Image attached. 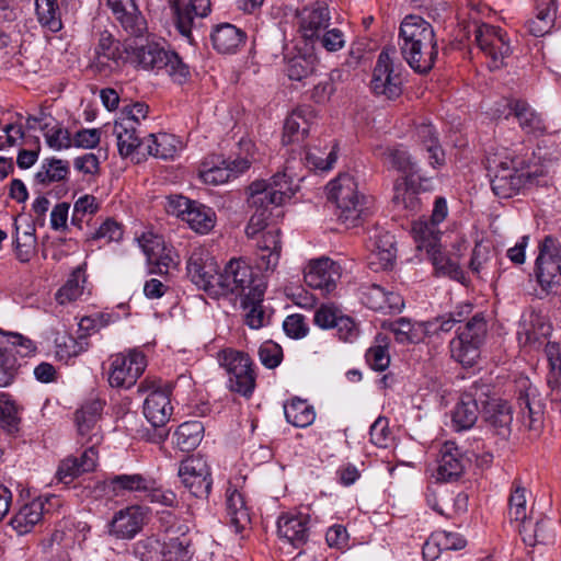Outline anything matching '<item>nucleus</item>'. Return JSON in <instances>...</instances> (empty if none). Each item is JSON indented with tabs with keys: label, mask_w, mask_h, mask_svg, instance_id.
Wrapping results in <instances>:
<instances>
[{
	"label": "nucleus",
	"mask_w": 561,
	"mask_h": 561,
	"mask_svg": "<svg viewBox=\"0 0 561 561\" xmlns=\"http://www.w3.org/2000/svg\"><path fill=\"white\" fill-rule=\"evenodd\" d=\"M394 237L389 232L375 237L374 249L369 255V265L378 271L389 268L396 259Z\"/></svg>",
	"instance_id": "nucleus-41"
},
{
	"label": "nucleus",
	"mask_w": 561,
	"mask_h": 561,
	"mask_svg": "<svg viewBox=\"0 0 561 561\" xmlns=\"http://www.w3.org/2000/svg\"><path fill=\"white\" fill-rule=\"evenodd\" d=\"M259 254V268L265 271H273L278 264L282 242L280 231L278 229H271L264 231L257 240Z\"/></svg>",
	"instance_id": "nucleus-37"
},
{
	"label": "nucleus",
	"mask_w": 561,
	"mask_h": 561,
	"mask_svg": "<svg viewBox=\"0 0 561 561\" xmlns=\"http://www.w3.org/2000/svg\"><path fill=\"white\" fill-rule=\"evenodd\" d=\"M266 290L265 283H259V285L252 287L250 297L243 298L241 305L247 310L244 316V322L251 329L257 330L268 323L270 316L266 314L262 301Z\"/></svg>",
	"instance_id": "nucleus-36"
},
{
	"label": "nucleus",
	"mask_w": 561,
	"mask_h": 561,
	"mask_svg": "<svg viewBox=\"0 0 561 561\" xmlns=\"http://www.w3.org/2000/svg\"><path fill=\"white\" fill-rule=\"evenodd\" d=\"M428 256L438 275L448 276L462 285L468 284L466 273L462 271L459 263L442 253L440 249L432 252Z\"/></svg>",
	"instance_id": "nucleus-53"
},
{
	"label": "nucleus",
	"mask_w": 561,
	"mask_h": 561,
	"mask_svg": "<svg viewBox=\"0 0 561 561\" xmlns=\"http://www.w3.org/2000/svg\"><path fill=\"white\" fill-rule=\"evenodd\" d=\"M173 408L169 393L164 390H152L145 400L144 414L148 422L156 428L153 435L148 436V440L160 444L168 437V431L164 428L170 420Z\"/></svg>",
	"instance_id": "nucleus-16"
},
{
	"label": "nucleus",
	"mask_w": 561,
	"mask_h": 561,
	"mask_svg": "<svg viewBox=\"0 0 561 561\" xmlns=\"http://www.w3.org/2000/svg\"><path fill=\"white\" fill-rule=\"evenodd\" d=\"M316 118L317 115L310 106L294 110L284 124L283 144L289 145L304 140L316 123Z\"/></svg>",
	"instance_id": "nucleus-29"
},
{
	"label": "nucleus",
	"mask_w": 561,
	"mask_h": 561,
	"mask_svg": "<svg viewBox=\"0 0 561 561\" xmlns=\"http://www.w3.org/2000/svg\"><path fill=\"white\" fill-rule=\"evenodd\" d=\"M519 534L523 537L525 543L535 546L537 543H548L553 539V531L551 528V522L548 519H541L536 523L533 528L530 523L520 524Z\"/></svg>",
	"instance_id": "nucleus-54"
},
{
	"label": "nucleus",
	"mask_w": 561,
	"mask_h": 561,
	"mask_svg": "<svg viewBox=\"0 0 561 561\" xmlns=\"http://www.w3.org/2000/svg\"><path fill=\"white\" fill-rule=\"evenodd\" d=\"M285 417L288 423L296 427H307L316 419V412L306 400L295 398L284 405Z\"/></svg>",
	"instance_id": "nucleus-51"
},
{
	"label": "nucleus",
	"mask_w": 561,
	"mask_h": 561,
	"mask_svg": "<svg viewBox=\"0 0 561 561\" xmlns=\"http://www.w3.org/2000/svg\"><path fill=\"white\" fill-rule=\"evenodd\" d=\"M124 55L121 43L110 32L104 31L100 34L92 67L99 75L108 76L124 64Z\"/></svg>",
	"instance_id": "nucleus-19"
},
{
	"label": "nucleus",
	"mask_w": 561,
	"mask_h": 561,
	"mask_svg": "<svg viewBox=\"0 0 561 561\" xmlns=\"http://www.w3.org/2000/svg\"><path fill=\"white\" fill-rule=\"evenodd\" d=\"M512 112L518 119L520 127L527 133H534L543 128L542 121L524 101H515Z\"/></svg>",
	"instance_id": "nucleus-60"
},
{
	"label": "nucleus",
	"mask_w": 561,
	"mask_h": 561,
	"mask_svg": "<svg viewBox=\"0 0 561 561\" xmlns=\"http://www.w3.org/2000/svg\"><path fill=\"white\" fill-rule=\"evenodd\" d=\"M317 59L312 55H298L287 62V75L290 80L301 81L309 78L316 70Z\"/></svg>",
	"instance_id": "nucleus-58"
},
{
	"label": "nucleus",
	"mask_w": 561,
	"mask_h": 561,
	"mask_svg": "<svg viewBox=\"0 0 561 561\" xmlns=\"http://www.w3.org/2000/svg\"><path fill=\"white\" fill-rule=\"evenodd\" d=\"M469 268L479 279H493L497 272V254L495 249L482 242L476 243L469 262Z\"/></svg>",
	"instance_id": "nucleus-32"
},
{
	"label": "nucleus",
	"mask_w": 561,
	"mask_h": 561,
	"mask_svg": "<svg viewBox=\"0 0 561 561\" xmlns=\"http://www.w3.org/2000/svg\"><path fill=\"white\" fill-rule=\"evenodd\" d=\"M135 61L145 70L164 71L173 80L182 82L190 76L188 66L180 56L154 42H147L145 45L134 48Z\"/></svg>",
	"instance_id": "nucleus-6"
},
{
	"label": "nucleus",
	"mask_w": 561,
	"mask_h": 561,
	"mask_svg": "<svg viewBox=\"0 0 561 561\" xmlns=\"http://www.w3.org/2000/svg\"><path fill=\"white\" fill-rule=\"evenodd\" d=\"M518 405L524 424L533 431L540 430L545 404L527 378L519 381Z\"/></svg>",
	"instance_id": "nucleus-23"
},
{
	"label": "nucleus",
	"mask_w": 561,
	"mask_h": 561,
	"mask_svg": "<svg viewBox=\"0 0 561 561\" xmlns=\"http://www.w3.org/2000/svg\"><path fill=\"white\" fill-rule=\"evenodd\" d=\"M488 332L483 312H476L470 320L457 329V335L449 343L451 357L465 367H472L480 357V347Z\"/></svg>",
	"instance_id": "nucleus-3"
},
{
	"label": "nucleus",
	"mask_w": 561,
	"mask_h": 561,
	"mask_svg": "<svg viewBox=\"0 0 561 561\" xmlns=\"http://www.w3.org/2000/svg\"><path fill=\"white\" fill-rule=\"evenodd\" d=\"M145 523V511L140 506H129L117 512L112 522L110 533L117 538L130 539L139 533Z\"/></svg>",
	"instance_id": "nucleus-30"
},
{
	"label": "nucleus",
	"mask_w": 561,
	"mask_h": 561,
	"mask_svg": "<svg viewBox=\"0 0 561 561\" xmlns=\"http://www.w3.org/2000/svg\"><path fill=\"white\" fill-rule=\"evenodd\" d=\"M304 277L309 287L330 293L341 277V267L331 259L321 257L308 264Z\"/></svg>",
	"instance_id": "nucleus-21"
},
{
	"label": "nucleus",
	"mask_w": 561,
	"mask_h": 561,
	"mask_svg": "<svg viewBox=\"0 0 561 561\" xmlns=\"http://www.w3.org/2000/svg\"><path fill=\"white\" fill-rule=\"evenodd\" d=\"M375 154L402 174L399 181L422 180L417 163L402 146H379L375 149Z\"/></svg>",
	"instance_id": "nucleus-25"
},
{
	"label": "nucleus",
	"mask_w": 561,
	"mask_h": 561,
	"mask_svg": "<svg viewBox=\"0 0 561 561\" xmlns=\"http://www.w3.org/2000/svg\"><path fill=\"white\" fill-rule=\"evenodd\" d=\"M204 426L199 421L182 423L173 435L174 444L181 451H192L203 438Z\"/></svg>",
	"instance_id": "nucleus-48"
},
{
	"label": "nucleus",
	"mask_w": 561,
	"mask_h": 561,
	"mask_svg": "<svg viewBox=\"0 0 561 561\" xmlns=\"http://www.w3.org/2000/svg\"><path fill=\"white\" fill-rule=\"evenodd\" d=\"M330 21L325 7L305 9L301 13L300 32L305 39L313 41L319 38V33L328 27Z\"/></svg>",
	"instance_id": "nucleus-45"
},
{
	"label": "nucleus",
	"mask_w": 561,
	"mask_h": 561,
	"mask_svg": "<svg viewBox=\"0 0 561 561\" xmlns=\"http://www.w3.org/2000/svg\"><path fill=\"white\" fill-rule=\"evenodd\" d=\"M210 39L218 53L236 54L245 44L247 33L233 24L221 23L214 27Z\"/></svg>",
	"instance_id": "nucleus-33"
},
{
	"label": "nucleus",
	"mask_w": 561,
	"mask_h": 561,
	"mask_svg": "<svg viewBox=\"0 0 561 561\" xmlns=\"http://www.w3.org/2000/svg\"><path fill=\"white\" fill-rule=\"evenodd\" d=\"M435 322H415L412 323L407 318H399L391 322H385L382 327L391 331L397 342L402 344L419 343L426 335L428 331H433Z\"/></svg>",
	"instance_id": "nucleus-35"
},
{
	"label": "nucleus",
	"mask_w": 561,
	"mask_h": 561,
	"mask_svg": "<svg viewBox=\"0 0 561 561\" xmlns=\"http://www.w3.org/2000/svg\"><path fill=\"white\" fill-rule=\"evenodd\" d=\"M35 10L42 26L51 32L61 30V13L57 0H35Z\"/></svg>",
	"instance_id": "nucleus-52"
},
{
	"label": "nucleus",
	"mask_w": 561,
	"mask_h": 561,
	"mask_svg": "<svg viewBox=\"0 0 561 561\" xmlns=\"http://www.w3.org/2000/svg\"><path fill=\"white\" fill-rule=\"evenodd\" d=\"M83 271L81 267H77L66 284L56 293V300L60 305H66L77 300L83 291Z\"/></svg>",
	"instance_id": "nucleus-56"
},
{
	"label": "nucleus",
	"mask_w": 561,
	"mask_h": 561,
	"mask_svg": "<svg viewBox=\"0 0 561 561\" xmlns=\"http://www.w3.org/2000/svg\"><path fill=\"white\" fill-rule=\"evenodd\" d=\"M447 216V201L439 196L435 198L430 220L421 218L412 224L411 232L419 250H425L431 254L440 249L442 231L438 226Z\"/></svg>",
	"instance_id": "nucleus-9"
},
{
	"label": "nucleus",
	"mask_w": 561,
	"mask_h": 561,
	"mask_svg": "<svg viewBox=\"0 0 561 561\" xmlns=\"http://www.w3.org/2000/svg\"><path fill=\"white\" fill-rule=\"evenodd\" d=\"M370 88L375 94L383 95L389 100H393L402 93L401 76L396 71L393 60L386 49L378 56L373 71Z\"/></svg>",
	"instance_id": "nucleus-17"
},
{
	"label": "nucleus",
	"mask_w": 561,
	"mask_h": 561,
	"mask_svg": "<svg viewBox=\"0 0 561 561\" xmlns=\"http://www.w3.org/2000/svg\"><path fill=\"white\" fill-rule=\"evenodd\" d=\"M147 359L142 352L130 350L111 357L108 382L116 388H130L144 374Z\"/></svg>",
	"instance_id": "nucleus-13"
},
{
	"label": "nucleus",
	"mask_w": 561,
	"mask_h": 561,
	"mask_svg": "<svg viewBox=\"0 0 561 561\" xmlns=\"http://www.w3.org/2000/svg\"><path fill=\"white\" fill-rule=\"evenodd\" d=\"M469 460L454 442H445L438 453L436 479L450 482L459 479Z\"/></svg>",
	"instance_id": "nucleus-20"
},
{
	"label": "nucleus",
	"mask_w": 561,
	"mask_h": 561,
	"mask_svg": "<svg viewBox=\"0 0 561 561\" xmlns=\"http://www.w3.org/2000/svg\"><path fill=\"white\" fill-rule=\"evenodd\" d=\"M482 416L494 434L502 438L510 436L513 416L507 402L491 398L490 392H488V402H484Z\"/></svg>",
	"instance_id": "nucleus-28"
},
{
	"label": "nucleus",
	"mask_w": 561,
	"mask_h": 561,
	"mask_svg": "<svg viewBox=\"0 0 561 561\" xmlns=\"http://www.w3.org/2000/svg\"><path fill=\"white\" fill-rule=\"evenodd\" d=\"M107 5L128 35L141 37L147 32V21L135 0H107Z\"/></svg>",
	"instance_id": "nucleus-24"
},
{
	"label": "nucleus",
	"mask_w": 561,
	"mask_h": 561,
	"mask_svg": "<svg viewBox=\"0 0 561 561\" xmlns=\"http://www.w3.org/2000/svg\"><path fill=\"white\" fill-rule=\"evenodd\" d=\"M184 221H186L194 231L204 234L215 227L216 214L210 207L194 201Z\"/></svg>",
	"instance_id": "nucleus-50"
},
{
	"label": "nucleus",
	"mask_w": 561,
	"mask_h": 561,
	"mask_svg": "<svg viewBox=\"0 0 561 561\" xmlns=\"http://www.w3.org/2000/svg\"><path fill=\"white\" fill-rule=\"evenodd\" d=\"M139 244L147 256L150 264H156L158 273H167L168 268L174 264L173 259L169 253H163V241L160 237L153 234H142L138 239Z\"/></svg>",
	"instance_id": "nucleus-44"
},
{
	"label": "nucleus",
	"mask_w": 561,
	"mask_h": 561,
	"mask_svg": "<svg viewBox=\"0 0 561 561\" xmlns=\"http://www.w3.org/2000/svg\"><path fill=\"white\" fill-rule=\"evenodd\" d=\"M69 174V163L60 159H46L41 170L35 174V179L41 184H49L67 179Z\"/></svg>",
	"instance_id": "nucleus-55"
},
{
	"label": "nucleus",
	"mask_w": 561,
	"mask_h": 561,
	"mask_svg": "<svg viewBox=\"0 0 561 561\" xmlns=\"http://www.w3.org/2000/svg\"><path fill=\"white\" fill-rule=\"evenodd\" d=\"M114 133L117 138V147L122 157L126 158L134 154L142 144L137 127L133 126L131 121L115 122Z\"/></svg>",
	"instance_id": "nucleus-47"
},
{
	"label": "nucleus",
	"mask_w": 561,
	"mask_h": 561,
	"mask_svg": "<svg viewBox=\"0 0 561 561\" xmlns=\"http://www.w3.org/2000/svg\"><path fill=\"white\" fill-rule=\"evenodd\" d=\"M43 516L44 502L41 499H35L20 508L12 517L11 525L18 534L23 535L31 531Z\"/></svg>",
	"instance_id": "nucleus-46"
},
{
	"label": "nucleus",
	"mask_w": 561,
	"mask_h": 561,
	"mask_svg": "<svg viewBox=\"0 0 561 561\" xmlns=\"http://www.w3.org/2000/svg\"><path fill=\"white\" fill-rule=\"evenodd\" d=\"M164 543L151 536L138 540L134 546V554L141 561H163Z\"/></svg>",
	"instance_id": "nucleus-57"
},
{
	"label": "nucleus",
	"mask_w": 561,
	"mask_h": 561,
	"mask_svg": "<svg viewBox=\"0 0 561 561\" xmlns=\"http://www.w3.org/2000/svg\"><path fill=\"white\" fill-rule=\"evenodd\" d=\"M187 276L199 288L211 295L218 276V265L204 245H193L186 262Z\"/></svg>",
	"instance_id": "nucleus-14"
},
{
	"label": "nucleus",
	"mask_w": 561,
	"mask_h": 561,
	"mask_svg": "<svg viewBox=\"0 0 561 561\" xmlns=\"http://www.w3.org/2000/svg\"><path fill=\"white\" fill-rule=\"evenodd\" d=\"M248 192L249 205L265 207V205L279 206L286 199H290L295 194V188L286 173H276L270 181H254Z\"/></svg>",
	"instance_id": "nucleus-10"
},
{
	"label": "nucleus",
	"mask_w": 561,
	"mask_h": 561,
	"mask_svg": "<svg viewBox=\"0 0 561 561\" xmlns=\"http://www.w3.org/2000/svg\"><path fill=\"white\" fill-rule=\"evenodd\" d=\"M98 451L94 447H88L80 458L68 457L64 459L56 472L59 482L68 484L81 473L92 471L96 466Z\"/></svg>",
	"instance_id": "nucleus-31"
},
{
	"label": "nucleus",
	"mask_w": 561,
	"mask_h": 561,
	"mask_svg": "<svg viewBox=\"0 0 561 561\" xmlns=\"http://www.w3.org/2000/svg\"><path fill=\"white\" fill-rule=\"evenodd\" d=\"M360 299L367 308L375 311L400 312L404 307L403 298L398 293L387 291L377 284L363 286Z\"/></svg>",
	"instance_id": "nucleus-27"
},
{
	"label": "nucleus",
	"mask_w": 561,
	"mask_h": 561,
	"mask_svg": "<svg viewBox=\"0 0 561 561\" xmlns=\"http://www.w3.org/2000/svg\"><path fill=\"white\" fill-rule=\"evenodd\" d=\"M328 198L335 204L337 219L346 228L356 227L368 214V199L350 174H341L328 184Z\"/></svg>",
	"instance_id": "nucleus-2"
},
{
	"label": "nucleus",
	"mask_w": 561,
	"mask_h": 561,
	"mask_svg": "<svg viewBox=\"0 0 561 561\" xmlns=\"http://www.w3.org/2000/svg\"><path fill=\"white\" fill-rule=\"evenodd\" d=\"M310 516L301 512L283 513L277 519V535L279 539L290 543L294 548L302 547L309 538Z\"/></svg>",
	"instance_id": "nucleus-22"
},
{
	"label": "nucleus",
	"mask_w": 561,
	"mask_h": 561,
	"mask_svg": "<svg viewBox=\"0 0 561 561\" xmlns=\"http://www.w3.org/2000/svg\"><path fill=\"white\" fill-rule=\"evenodd\" d=\"M148 153L160 159H172L181 145L180 140L171 134H150L146 139Z\"/></svg>",
	"instance_id": "nucleus-49"
},
{
	"label": "nucleus",
	"mask_w": 561,
	"mask_h": 561,
	"mask_svg": "<svg viewBox=\"0 0 561 561\" xmlns=\"http://www.w3.org/2000/svg\"><path fill=\"white\" fill-rule=\"evenodd\" d=\"M420 181H398L396 183L392 202L397 209L407 210L409 214H415L422 209V201L419 197Z\"/></svg>",
	"instance_id": "nucleus-42"
},
{
	"label": "nucleus",
	"mask_w": 561,
	"mask_h": 561,
	"mask_svg": "<svg viewBox=\"0 0 561 561\" xmlns=\"http://www.w3.org/2000/svg\"><path fill=\"white\" fill-rule=\"evenodd\" d=\"M219 362L228 374L229 389L250 398L256 385V376L250 356L247 353L228 348L219 354Z\"/></svg>",
	"instance_id": "nucleus-7"
},
{
	"label": "nucleus",
	"mask_w": 561,
	"mask_h": 561,
	"mask_svg": "<svg viewBox=\"0 0 561 561\" xmlns=\"http://www.w3.org/2000/svg\"><path fill=\"white\" fill-rule=\"evenodd\" d=\"M552 332V325L547 317L535 309L525 311L518 324V340L525 345H533L547 339Z\"/></svg>",
	"instance_id": "nucleus-26"
},
{
	"label": "nucleus",
	"mask_w": 561,
	"mask_h": 561,
	"mask_svg": "<svg viewBox=\"0 0 561 561\" xmlns=\"http://www.w3.org/2000/svg\"><path fill=\"white\" fill-rule=\"evenodd\" d=\"M220 158L215 161H205L199 170V178L206 184L219 185L228 182L230 178L229 168L221 164Z\"/></svg>",
	"instance_id": "nucleus-61"
},
{
	"label": "nucleus",
	"mask_w": 561,
	"mask_h": 561,
	"mask_svg": "<svg viewBox=\"0 0 561 561\" xmlns=\"http://www.w3.org/2000/svg\"><path fill=\"white\" fill-rule=\"evenodd\" d=\"M20 417L15 404L9 396L0 392V427L8 434L19 431Z\"/></svg>",
	"instance_id": "nucleus-63"
},
{
	"label": "nucleus",
	"mask_w": 561,
	"mask_h": 561,
	"mask_svg": "<svg viewBox=\"0 0 561 561\" xmlns=\"http://www.w3.org/2000/svg\"><path fill=\"white\" fill-rule=\"evenodd\" d=\"M416 141L430 153V164L434 168L445 163V153L442 149L437 133L430 123H421L415 128Z\"/></svg>",
	"instance_id": "nucleus-43"
},
{
	"label": "nucleus",
	"mask_w": 561,
	"mask_h": 561,
	"mask_svg": "<svg viewBox=\"0 0 561 561\" xmlns=\"http://www.w3.org/2000/svg\"><path fill=\"white\" fill-rule=\"evenodd\" d=\"M163 543V561H188L191 559V540L186 536L170 538Z\"/></svg>",
	"instance_id": "nucleus-62"
},
{
	"label": "nucleus",
	"mask_w": 561,
	"mask_h": 561,
	"mask_svg": "<svg viewBox=\"0 0 561 561\" xmlns=\"http://www.w3.org/2000/svg\"><path fill=\"white\" fill-rule=\"evenodd\" d=\"M557 4L554 0H542L536 7L535 18L529 19L525 26L536 37L548 34L554 25Z\"/></svg>",
	"instance_id": "nucleus-40"
},
{
	"label": "nucleus",
	"mask_w": 561,
	"mask_h": 561,
	"mask_svg": "<svg viewBox=\"0 0 561 561\" xmlns=\"http://www.w3.org/2000/svg\"><path fill=\"white\" fill-rule=\"evenodd\" d=\"M104 491L110 496H122L126 492L141 493L148 489L149 478L139 473L117 474L104 480Z\"/></svg>",
	"instance_id": "nucleus-39"
},
{
	"label": "nucleus",
	"mask_w": 561,
	"mask_h": 561,
	"mask_svg": "<svg viewBox=\"0 0 561 561\" xmlns=\"http://www.w3.org/2000/svg\"><path fill=\"white\" fill-rule=\"evenodd\" d=\"M226 513L230 526L241 533L251 524L250 511L243 494L232 484L226 490Z\"/></svg>",
	"instance_id": "nucleus-34"
},
{
	"label": "nucleus",
	"mask_w": 561,
	"mask_h": 561,
	"mask_svg": "<svg viewBox=\"0 0 561 561\" xmlns=\"http://www.w3.org/2000/svg\"><path fill=\"white\" fill-rule=\"evenodd\" d=\"M210 7V0H190L185 5H175V24L180 33L190 37L194 18L207 16Z\"/></svg>",
	"instance_id": "nucleus-38"
},
{
	"label": "nucleus",
	"mask_w": 561,
	"mask_h": 561,
	"mask_svg": "<svg viewBox=\"0 0 561 561\" xmlns=\"http://www.w3.org/2000/svg\"><path fill=\"white\" fill-rule=\"evenodd\" d=\"M535 275L543 291L561 288V243L556 238L548 236L540 242Z\"/></svg>",
	"instance_id": "nucleus-8"
},
{
	"label": "nucleus",
	"mask_w": 561,
	"mask_h": 561,
	"mask_svg": "<svg viewBox=\"0 0 561 561\" xmlns=\"http://www.w3.org/2000/svg\"><path fill=\"white\" fill-rule=\"evenodd\" d=\"M89 348L85 336L75 339L71 335H61L56 339V355L60 359L76 357Z\"/></svg>",
	"instance_id": "nucleus-59"
},
{
	"label": "nucleus",
	"mask_w": 561,
	"mask_h": 561,
	"mask_svg": "<svg viewBox=\"0 0 561 561\" xmlns=\"http://www.w3.org/2000/svg\"><path fill=\"white\" fill-rule=\"evenodd\" d=\"M476 43L480 50L489 58L491 70L504 66V60L512 54L507 33L499 26L482 23L474 31Z\"/></svg>",
	"instance_id": "nucleus-11"
},
{
	"label": "nucleus",
	"mask_w": 561,
	"mask_h": 561,
	"mask_svg": "<svg viewBox=\"0 0 561 561\" xmlns=\"http://www.w3.org/2000/svg\"><path fill=\"white\" fill-rule=\"evenodd\" d=\"M488 392H490L488 385L476 382L460 396L451 413V422L456 431H467L476 424L484 402H488Z\"/></svg>",
	"instance_id": "nucleus-12"
},
{
	"label": "nucleus",
	"mask_w": 561,
	"mask_h": 561,
	"mask_svg": "<svg viewBox=\"0 0 561 561\" xmlns=\"http://www.w3.org/2000/svg\"><path fill=\"white\" fill-rule=\"evenodd\" d=\"M378 344L370 346L366 352L368 365L378 371H383L390 364L387 337L377 336Z\"/></svg>",
	"instance_id": "nucleus-64"
},
{
	"label": "nucleus",
	"mask_w": 561,
	"mask_h": 561,
	"mask_svg": "<svg viewBox=\"0 0 561 561\" xmlns=\"http://www.w3.org/2000/svg\"><path fill=\"white\" fill-rule=\"evenodd\" d=\"M179 477L184 488L195 497L206 499L211 490V473L207 460L192 456L180 463Z\"/></svg>",
	"instance_id": "nucleus-15"
},
{
	"label": "nucleus",
	"mask_w": 561,
	"mask_h": 561,
	"mask_svg": "<svg viewBox=\"0 0 561 561\" xmlns=\"http://www.w3.org/2000/svg\"><path fill=\"white\" fill-rule=\"evenodd\" d=\"M399 47L402 58L417 73H427L438 56L433 26L420 15H408L399 30Z\"/></svg>",
	"instance_id": "nucleus-1"
},
{
	"label": "nucleus",
	"mask_w": 561,
	"mask_h": 561,
	"mask_svg": "<svg viewBox=\"0 0 561 561\" xmlns=\"http://www.w3.org/2000/svg\"><path fill=\"white\" fill-rule=\"evenodd\" d=\"M103 407L104 403L100 399H91L84 402L75 414V422L78 435L81 437V443L83 445L90 444L89 447H94V449H96V446L102 440L98 422Z\"/></svg>",
	"instance_id": "nucleus-18"
},
{
	"label": "nucleus",
	"mask_w": 561,
	"mask_h": 561,
	"mask_svg": "<svg viewBox=\"0 0 561 561\" xmlns=\"http://www.w3.org/2000/svg\"><path fill=\"white\" fill-rule=\"evenodd\" d=\"M265 283L262 277L254 274L252 266L243 259H231L224 271L218 273L210 296L234 295L241 298L250 297L252 287Z\"/></svg>",
	"instance_id": "nucleus-4"
},
{
	"label": "nucleus",
	"mask_w": 561,
	"mask_h": 561,
	"mask_svg": "<svg viewBox=\"0 0 561 561\" xmlns=\"http://www.w3.org/2000/svg\"><path fill=\"white\" fill-rule=\"evenodd\" d=\"M512 164L513 160L497 153H489L485 159L492 191L501 198L514 196L533 180L529 172L517 170Z\"/></svg>",
	"instance_id": "nucleus-5"
}]
</instances>
